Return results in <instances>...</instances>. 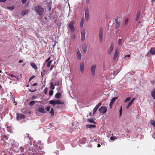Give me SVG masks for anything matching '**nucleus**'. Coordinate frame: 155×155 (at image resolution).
Returning <instances> with one entry per match:
<instances>
[{
    "label": "nucleus",
    "mask_w": 155,
    "mask_h": 155,
    "mask_svg": "<svg viewBox=\"0 0 155 155\" xmlns=\"http://www.w3.org/2000/svg\"><path fill=\"white\" fill-rule=\"evenodd\" d=\"M50 107L49 106H47L46 108L47 110L48 111H49L50 110Z\"/></svg>",
    "instance_id": "44"
},
{
    "label": "nucleus",
    "mask_w": 155,
    "mask_h": 155,
    "mask_svg": "<svg viewBox=\"0 0 155 155\" xmlns=\"http://www.w3.org/2000/svg\"><path fill=\"white\" fill-rule=\"evenodd\" d=\"M122 112V107L121 106L120 107V109L119 110L120 116L121 115Z\"/></svg>",
    "instance_id": "35"
},
{
    "label": "nucleus",
    "mask_w": 155,
    "mask_h": 155,
    "mask_svg": "<svg viewBox=\"0 0 155 155\" xmlns=\"http://www.w3.org/2000/svg\"><path fill=\"white\" fill-rule=\"evenodd\" d=\"M28 12L29 11L28 10H25L22 12L21 14L22 15L24 16L28 14Z\"/></svg>",
    "instance_id": "22"
},
{
    "label": "nucleus",
    "mask_w": 155,
    "mask_h": 155,
    "mask_svg": "<svg viewBox=\"0 0 155 155\" xmlns=\"http://www.w3.org/2000/svg\"><path fill=\"white\" fill-rule=\"evenodd\" d=\"M10 76L12 77V78H14V77H15V75H14L13 74H11L10 75Z\"/></svg>",
    "instance_id": "54"
},
{
    "label": "nucleus",
    "mask_w": 155,
    "mask_h": 155,
    "mask_svg": "<svg viewBox=\"0 0 155 155\" xmlns=\"http://www.w3.org/2000/svg\"><path fill=\"white\" fill-rule=\"evenodd\" d=\"M80 69L81 72L83 73L84 69V64L83 62H81L80 64Z\"/></svg>",
    "instance_id": "13"
},
{
    "label": "nucleus",
    "mask_w": 155,
    "mask_h": 155,
    "mask_svg": "<svg viewBox=\"0 0 155 155\" xmlns=\"http://www.w3.org/2000/svg\"><path fill=\"white\" fill-rule=\"evenodd\" d=\"M36 91V90H32V92H35Z\"/></svg>",
    "instance_id": "62"
},
{
    "label": "nucleus",
    "mask_w": 155,
    "mask_h": 155,
    "mask_svg": "<svg viewBox=\"0 0 155 155\" xmlns=\"http://www.w3.org/2000/svg\"><path fill=\"white\" fill-rule=\"evenodd\" d=\"M118 50H116L115 53H114V55L113 57V59L114 60H115L117 58V57L118 55Z\"/></svg>",
    "instance_id": "16"
},
{
    "label": "nucleus",
    "mask_w": 155,
    "mask_h": 155,
    "mask_svg": "<svg viewBox=\"0 0 155 155\" xmlns=\"http://www.w3.org/2000/svg\"><path fill=\"white\" fill-rule=\"evenodd\" d=\"M31 66L32 68H34L35 70H36L38 69V67L33 62H31L30 63Z\"/></svg>",
    "instance_id": "15"
},
{
    "label": "nucleus",
    "mask_w": 155,
    "mask_h": 155,
    "mask_svg": "<svg viewBox=\"0 0 155 155\" xmlns=\"http://www.w3.org/2000/svg\"><path fill=\"white\" fill-rule=\"evenodd\" d=\"M86 127L87 128H91L92 127L95 128L96 127L95 125H86Z\"/></svg>",
    "instance_id": "25"
},
{
    "label": "nucleus",
    "mask_w": 155,
    "mask_h": 155,
    "mask_svg": "<svg viewBox=\"0 0 155 155\" xmlns=\"http://www.w3.org/2000/svg\"><path fill=\"white\" fill-rule=\"evenodd\" d=\"M83 52L84 53H85L87 51V48L86 47L85 48H83Z\"/></svg>",
    "instance_id": "47"
},
{
    "label": "nucleus",
    "mask_w": 155,
    "mask_h": 155,
    "mask_svg": "<svg viewBox=\"0 0 155 155\" xmlns=\"http://www.w3.org/2000/svg\"><path fill=\"white\" fill-rule=\"evenodd\" d=\"M72 37L74 39H75V34H73V35H72Z\"/></svg>",
    "instance_id": "58"
},
{
    "label": "nucleus",
    "mask_w": 155,
    "mask_h": 155,
    "mask_svg": "<svg viewBox=\"0 0 155 155\" xmlns=\"http://www.w3.org/2000/svg\"><path fill=\"white\" fill-rule=\"evenodd\" d=\"M40 152H41V151H39L38 150H36V152L38 154V155H39V153Z\"/></svg>",
    "instance_id": "56"
},
{
    "label": "nucleus",
    "mask_w": 155,
    "mask_h": 155,
    "mask_svg": "<svg viewBox=\"0 0 155 155\" xmlns=\"http://www.w3.org/2000/svg\"><path fill=\"white\" fill-rule=\"evenodd\" d=\"M38 85V83H35L33 84L32 85L34 86H35Z\"/></svg>",
    "instance_id": "55"
},
{
    "label": "nucleus",
    "mask_w": 155,
    "mask_h": 155,
    "mask_svg": "<svg viewBox=\"0 0 155 155\" xmlns=\"http://www.w3.org/2000/svg\"><path fill=\"white\" fill-rule=\"evenodd\" d=\"M41 76L42 78L43 77V74L42 72H41Z\"/></svg>",
    "instance_id": "63"
},
{
    "label": "nucleus",
    "mask_w": 155,
    "mask_h": 155,
    "mask_svg": "<svg viewBox=\"0 0 155 155\" xmlns=\"http://www.w3.org/2000/svg\"><path fill=\"white\" fill-rule=\"evenodd\" d=\"M117 138V137L116 136L112 137H110V140L114 141L115 139Z\"/></svg>",
    "instance_id": "36"
},
{
    "label": "nucleus",
    "mask_w": 155,
    "mask_h": 155,
    "mask_svg": "<svg viewBox=\"0 0 155 155\" xmlns=\"http://www.w3.org/2000/svg\"><path fill=\"white\" fill-rule=\"evenodd\" d=\"M113 46L112 45H111L108 50V54H111V52H112V51H113Z\"/></svg>",
    "instance_id": "20"
},
{
    "label": "nucleus",
    "mask_w": 155,
    "mask_h": 155,
    "mask_svg": "<svg viewBox=\"0 0 155 155\" xmlns=\"http://www.w3.org/2000/svg\"><path fill=\"white\" fill-rule=\"evenodd\" d=\"M8 8L9 9L12 10L14 8V6L9 7Z\"/></svg>",
    "instance_id": "46"
},
{
    "label": "nucleus",
    "mask_w": 155,
    "mask_h": 155,
    "mask_svg": "<svg viewBox=\"0 0 155 155\" xmlns=\"http://www.w3.org/2000/svg\"><path fill=\"white\" fill-rule=\"evenodd\" d=\"M135 99V98H133L128 103L129 105H130V106L133 103L134 101V100Z\"/></svg>",
    "instance_id": "31"
},
{
    "label": "nucleus",
    "mask_w": 155,
    "mask_h": 155,
    "mask_svg": "<svg viewBox=\"0 0 155 155\" xmlns=\"http://www.w3.org/2000/svg\"><path fill=\"white\" fill-rule=\"evenodd\" d=\"M151 95L152 97L155 100V89H154L151 91Z\"/></svg>",
    "instance_id": "23"
},
{
    "label": "nucleus",
    "mask_w": 155,
    "mask_h": 155,
    "mask_svg": "<svg viewBox=\"0 0 155 155\" xmlns=\"http://www.w3.org/2000/svg\"><path fill=\"white\" fill-rule=\"evenodd\" d=\"M49 104L54 106L56 104H64V102L59 100L53 101L51 100L49 101Z\"/></svg>",
    "instance_id": "3"
},
{
    "label": "nucleus",
    "mask_w": 155,
    "mask_h": 155,
    "mask_svg": "<svg viewBox=\"0 0 155 155\" xmlns=\"http://www.w3.org/2000/svg\"><path fill=\"white\" fill-rule=\"evenodd\" d=\"M150 123L154 127H155V121L153 120H150Z\"/></svg>",
    "instance_id": "27"
},
{
    "label": "nucleus",
    "mask_w": 155,
    "mask_h": 155,
    "mask_svg": "<svg viewBox=\"0 0 155 155\" xmlns=\"http://www.w3.org/2000/svg\"><path fill=\"white\" fill-rule=\"evenodd\" d=\"M130 54H128L125 56L124 57V58H125L127 57H130Z\"/></svg>",
    "instance_id": "49"
},
{
    "label": "nucleus",
    "mask_w": 155,
    "mask_h": 155,
    "mask_svg": "<svg viewBox=\"0 0 155 155\" xmlns=\"http://www.w3.org/2000/svg\"><path fill=\"white\" fill-rule=\"evenodd\" d=\"M60 82L58 80L56 81L54 85L55 86H58L60 84Z\"/></svg>",
    "instance_id": "29"
},
{
    "label": "nucleus",
    "mask_w": 155,
    "mask_h": 155,
    "mask_svg": "<svg viewBox=\"0 0 155 155\" xmlns=\"http://www.w3.org/2000/svg\"><path fill=\"white\" fill-rule=\"evenodd\" d=\"M50 88L52 89V90H53L54 89V85L53 84V83H51L50 84Z\"/></svg>",
    "instance_id": "34"
},
{
    "label": "nucleus",
    "mask_w": 155,
    "mask_h": 155,
    "mask_svg": "<svg viewBox=\"0 0 155 155\" xmlns=\"http://www.w3.org/2000/svg\"><path fill=\"white\" fill-rule=\"evenodd\" d=\"M140 12H137L136 16V18H135V20L136 21H137L138 19L140 17Z\"/></svg>",
    "instance_id": "21"
},
{
    "label": "nucleus",
    "mask_w": 155,
    "mask_h": 155,
    "mask_svg": "<svg viewBox=\"0 0 155 155\" xmlns=\"http://www.w3.org/2000/svg\"><path fill=\"white\" fill-rule=\"evenodd\" d=\"M87 121L88 122H89L90 123H94V124H96V123L94 121L93 118H91L90 119H88L87 120Z\"/></svg>",
    "instance_id": "24"
},
{
    "label": "nucleus",
    "mask_w": 155,
    "mask_h": 155,
    "mask_svg": "<svg viewBox=\"0 0 155 155\" xmlns=\"http://www.w3.org/2000/svg\"><path fill=\"white\" fill-rule=\"evenodd\" d=\"M117 98V97H113L111 100L110 104H109V107L110 109H111L112 106L114 104L115 100Z\"/></svg>",
    "instance_id": "11"
},
{
    "label": "nucleus",
    "mask_w": 155,
    "mask_h": 155,
    "mask_svg": "<svg viewBox=\"0 0 155 155\" xmlns=\"http://www.w3.org/2000/svg\"><path fill=\"white\" fill-rule=\"evenodd\" d=\"M36 98V96H33L31 97V99H32V100H34V99H35Z\"/></svg>",
    "instance_id": "52"
},
{
    "label": "nucleus",
    "mask_w": 155,
    "mask_h": 155,
    "mask_svg": "<svg viewBox=\"0 0 155 155\" xmlns=\"http://www.w3.org/2000/svg\"><path fill=\"white\" fill-rule=\"evenodd\" d=\"M23 60H19V61L18 62H19V63H21L22 62H23Z\"/></svg>",
    "instance_id": "59"
},
{
    "label": "nucleus",
    "mask_w": 155,
    "mask_h": 155,
    "mask_svg": "<svg viewBox=\"0 0 155 155\" xmlns=\"http://www.w3.org/2000/svg\"><path fill=\"white\" fill-rule=\"evenodd\" d=\"M150 52L152 55L155 54V48H152L150 50Z\"/></svg>",
    "instance_id": "18"
},
{
    "label": "nucleus",
    "mask_w": 155,
    "mask_h": 155,
    "mask_svg": "<svg viewBox=\"0 0 155 155\" xmlns=\"http://www.w3.org/2000/svg\"><path fill=\"white\" fill-rule=\"evenodd\" d=\"M84 19L83 18H82L80 21V26L81 28H82L83 26L84 23Z\"/></svg>",
    "instance_id": "19"
},
{
    "label": "nucleus",
    "mask_w": 155,
    "mask_h": 155,
    "mask_svg": "<svg viewBox=\"0 0 155 155\" xmlns=\"http://www.w3.org/2000/svg\"><path fill=\"white\" fill-rule=\"evenodd\" d=\"M50 113L51 114V116H53L54 115V110L53 108H52L51 109V111H50Z\"/></svg>",
    "instance_id": "28"
},
{
    "label": "nucleus",
    "mask_w": 155,
    "mask_h": 155,
    "mask_svg": "<svg viewBox=\"0 0 155 155\" xmlns=\"http://www.w3.org/2000/svg\"><path fill=\"white\" fill-rule=\"evenodd\" d=\"M97 66L96 64H94L92 65L91 67V73L92 76H94L95 75V69Z\"/></svg>",
    "instance_id": "6"
},
{
    "label": "nucleus",
    "mask_w": 155,
    "mask_h": 155,
    "mask_svg": "<svg viewBox=\"0 0 155 155\" xmlns=\"http://www.w3.org/2000/svg\"><path fill=\"white\" fill-rule=\"evenodd\" d=\"M35 102L34 101H32L31 102H30V103L29 105L30 106H32L35 104Z\"/></svg>",
    "instance_id": "33"
},
{
    "label": "nucleus",
    "mask_w": 155,
    "mask_h": 155,
    "mask_svg": "<svg viewBox=\"0 0 155 155\" xmlns=\"http://www.w3.org/2000/svg\"><path fill=\"white\" fill-rule=\"evenodd\" d=\"M54 67V65H51V68H50V71Z\"/></svg>",
    "instance_id": "45"
},
{
    "label": "nucleus",
    "mask_w": 155,
    "mask_h": 155,
    "mask_svg": "<svg viewBox=\"0 0 155 155\" xmlns=\"http://www.w3.org/2000/svg\"><path fill=\"white\" fill-rule=\"evenodd\" d=\"M99 39L100 42H101L103 40V30L102 28H100L98 33Z\"/></svg>",
    "instance_id": "5"
},
{
    "label": "nucleus",
    "mask_w": 155,
    "mask_h": 155,
    "mask_svg": "<svg viewBox=\"0 0 155 155\" xmlns=\"http://www.w3.org/2000/svg\"><path fill=\"white\" fill-rule=\"evenodd\" d=\"M50 57H49L46 60V61H45V62H48L49 61H50Z\"/></svg>",
    "instance_id": "48"
},
{
    "label": "nucleus",
    "mask_w": 155,
    "mask_h": 155,
    "mask_svg": "<svg viewBox=\"0 0 155 155\" xmlns=\"http://www.w3.org/2000/svg\"><path fill=\"white\" fill-rule=\"evenodd\" d=\"M77 58L79 60L81 59L82 55L78 48H77Z\"/></svg>",
    "instance_id": "9"
},
{
    "label": "nucleus",
    "mask_w": 155,
    "mask_h": 155,
    "mask_svg": "<svg viewBox=\"0 0 155 155\" xmlns=\"http://www.w3.org/2000/svg\"><path fill=\"white\" fill-rule=\"evenodd\" d=\"M17 118L16 119L18 120H21L22 119H24L25 118V116L24 115L19 114L18 113L16 114Z\"/></svg>",
    "instance_id": "7"
},
{
    "label": "nucleus",
    "mask_w": 155,
    "mask_h": 155,
    "mask_svg": "<svg viewBox=\"0 0 155 155\" xmlns=\"http://www.w3.org/2000/svg\"><path fill=\"white\" fill-rule=\"evenodd\" d=\"M26 1L27 0H22V3L24 4L26 2Z\"/></svg>",
    "instance_id": "53"
},
{
    "label": "nucleus",
    "mask_w": 155,
    "mask_h": 155,
    "mask_svg": "<svg viewBox=\"0 0 155 155\" xmlns=\"http://www.w3.org/2000/svg\"><path fill=\"white\" fill-rule=\"evenodd\" d=\"M84 14L85 18L87 21H88L89 19V9L87 6L85 7L84 8Z\"/></svg>",
    "instance_id": "2"
},
{
    "label": "nucleus",
    "mask_w": 155,
    "mask_h": 155,
    "mask_svg": "<svg viewBox=\"0 0 155 155\" xmlns=\"http://www.w3.org/2000/svg\"><path fill=\"white\" fill-rule=\"evenodd\" d=\"M102 103L101 102L99 103L95 107L93 110V114H94L97 110L98 108L101 105Z\"/></svg>",
    "instance_id": "10"
},
{
    "label": "nucleus",
    "mask_w": 155,
    "mask_h": 155,
    "mask_svg": "<svg viewBox=\"0 0 155 155\" xmlns=\"http://www.w3.org/2000/svg\"><path fill=\"white\" fill-rule=\"evenodd\" d=\"M52 62V61L51 60L49 61L47 64V66L48 67H49L51 65V63Z\"/></svg>",
    "instance_id": "39"
},
{
    "label": "nucleus",
    "mask_w": 155,
    "mask_h": 155,
    "mask_svg": "<svg viewBox=\"0 0 155 155\" xmlns=\"http://www.w3.org/2000/svg\"><path fill=\"white\" fill-rule=\"evenodd\" d=\"M130 106V105H129V104H128L127 106V108L128 109L129 107Z\"/></svg>",
    "instance_id": "60"
},
{
    "label": "nucleus",
    "mask_w": 155,
    "mask_h": 155,
    "mask_svg": "<svg viewBox=\"0 0 155 155\" xmlns=\"http://www.w3.org/2000/svg\"><path fill=\"white\" fill-rule=\"evenodd\" d=\"M2 137L4 138V139H5L6 140H7L8 139V137L5 135H2Z\"/></svg>",
    "instance_id": "37"
},
{
    "label": "nucleus",
    "mask_w": 155,
    "mask_h": 155,
    "mask_svg": "<svg viewBox=\"0 0 155 155\" xmlns=\"http://www.w3.org/2000/svg\"><path fill=\"white\" fill-rule=\"evenodd\" d=\"M122 39H119L117 42L118 45L119 46L122 43Z\"/></svg>",
    "instance_id": "32"
},
{
    "label": "nucleus",
    "mask_w": 155,
    "mask_h": 155,
    "mask_svg": "<svg viewBox=\"0 0 155 155\" xmlns=\"http://www.w3.org/2000/svg\"><path fill=\"white\" fill-rule=\"evenodd\" d=\"M6 0H0V2H5Z\"/></svg>",
    "instance_id": "51"
},
{
    "label": "nucleus",
    "mask_w": 155,
    "mask_h": 155,
    "mask_svg": "<svg viewBox=\"0 0 155 155\" xmlns=\"http://www.w3.org/2000/svg\"><path fill=\"white\" fill-rule=\"evenodd\" d=\"M47 88H45L44 90V91L45 94H46L47 93Z\"/></svg>",
    "instance_id": "50"
},
{
    "label": "nucleus",
    "mask_w": 155,
    "mask_h": 155,
    "mask_svg": "<svg viewBox=\"0 0 155 155\" xmlns=\"http://www.w3.org/2000/svg\"><path fill=\"white\" fill-rule=\"evenodd\" d=\"M61 96V94L60 93H57L55 95V97L58 99L60 98Z\"/></svg>",
    "instance_id": "26"
},
{
    "label": "nucleus",
    "mask_w": 155,
    "mask_h": 155,
    "mask_svg": "<svg viewBox=\"0 0 155 155\" xmlns=\"http://www.w3.org/2000/svg\"><path fill=\"white\" fill-rule=\"evenodd\" d=\"M130 97H129L127 98L125 100V102H126L129 101L130 100Z\"/></svg>",
    "instance_id": "41"
},
{
    "label": "nucleus",
    "mask_w": 155,
    "mask_h": 155,
    "mask_svg": "<svg viewBox=\"0 0 155 155\" xmlns=\"http://www.w3.org/2000/svg\"><path fill=\"white\" fill-rule=\"evenodd\" d=\"M74 22L73 21H71L68 24V28L70 29L71 31L74 33L75 31V28L74 26Z\"/></svg>",
    "instance_id": "4"
},
{
    "label": "nucleus",
    "mask_w": 155,
    "mask_h": 155,
    "mask_svg": "<svg viewBox=\"0 0 155 155\" xmlns=\"http://www.w3.org/2000/svg\"><path fill=\"white\" fill-rule=\"evenodd\" d=\"M120 71L119 70H117V71H114L113 72V74L114 75H116Z\"/></svg>",
    "instance_id": "30"
},
{
    "label": "nucleus",
    "mask_w": 155,
    "mask_h": 155,
    "mask_svg": "<svg viewBox=\"0 0 155 155\" xmlns=\"http://www.w3.org/2000/svg\"><path fill=\"white\" fill-rule=\"evenodd\" d=\"M53 91L52 90H51L49 91V95L50 96H52L53 94Z\"/></svg>",
    "instance_id": "38"
},
{
    "label": "nucleus",
    "mask_w": 155,
    "mask_h": 155,
    "mask_svg": "<svg viewBox=\"0 0 155 155\" xmlns=\"http://www.w3.org/2000/svg\"><path fill=\"white\" fill-rule=\"evenodd\" d=\"M38 111L42 113H45L46 112L45 111L44 108L42 107H39L38 108Z\"/></svg>",
    "instance_id": "17"
},
{
    "label": "nucleus",
    "mask_w": 155,
    "mask_h": 155,
    "mask_svg": "<svg viewBox=\"0 0 155 155\" xmlns=\"http://www.w3.org/2000/svg\"><path fill=\"white\" fill-rule=\"evenodd\" d=\"M85 32L84 30L81 32V40L83 41L85 39Z\"/></svg>",
    "instance_id": "12"
},
{
    "label": "nucleus",
    "mask_w": 155,
    "mask_h": 155,
    "mask_svg": "<svg viewBox=\"0 0 155 155\" xmlns=\"http://www.w3.org/2000/svg\"><path fill=\"white\" fill-rule=\"evenodd\" d=\"M20 150L21 152H22L24 151V149L23 147H21L20 148Z\"/></svg>",
    "instance_id": "43"
},
{
    "label": "nucleus",
    "mask_w": 155,
    "mask_h": 155,
    "mask_svg": "<svg viewBox=\"0 0 155 155\" xmlns=\"http://www.w3.org/2000/svg\"><path fill=\"white\" fill-rule=\"evenodd\" d=\"M55 45V44L54 43V45H53V47L54 48Z\"/></svg>",
    "instance_id": "64"
},
{
    "label": "nucleus",
    "mask_w": 155,
    "mask_h": 155,
    "mask_svg": "<svg viewBox=\"0 0 155 155\" xmlns=\"http://www.w3.org/2000/svg\"><path fill=\"white\" fill-rule=\"evenodd\" d=\"M101 147V145L99 144H97V147Z\"/></svg>",
    "instance_id": "61"
},
{
    "label": "nucleus",
    "mask_w": 155,
    "mask_h": 155,
    "mask_svg": "<svg viewBox=\"0 0 155 155\" xmlns=\"http://www.w3.org/2000/svg\"><path fill=\"white\" fill-rule=\"evenodd\" d=\"M35 77V75H33V76H31L30 78L29 81H30L31 80H32Z\"/></svg>",
    "instance_id": "42"
},
{
    "label": "nucleus",
    "mask_w": 155,
    "mask_h": 155,
    "mask_svg": "<svg viewBox=\"0 0 155 155\" xmlns=\"http://www.w3.org/2000/svg\"><path fill=\"white\" fill-rule=\"evenodd\" d=\"M128 18H126V20H125V25H127L128 24Z\"/></svg>",
    "instance_id": "40"
},
{
    "label": "nucleus",
    "mask_w": 155,
    "mask_h": 155,
    "mask_svg": "<svg viewBox=\"0 0 155 155\" xmlns=\"http://www.w3.org/2000/svg\"><path fill=\"white\" fill-rule=\"evenodd\" d=\"M34 9L35 12L39 15H41L44 12V9L40 6H36Z\"/></svg>",
    "instance_id": "1"
},
{
    "label": "nucleus",
    "mask_w": 155,
    "mask_h": 155,
    "mask_svg": "<svg viewBox=\"0 0 155 155\" xmlns=\"http://www.w3.org/2000/svg\"><path fill=\"white\" fill-rule=\"evenodd\" d=\"M107 110V108L105 106H102L99 108V111L101 113L104 114L106 112Z\"/></svg>",
    "instance_id": "8"
},
{
    "label": "nucleus",
    "mask_w": 155,
    "mask_h": 155,
    "mask_svg": "<svg viewBox=\"0 0 155 155\" xmlns=\"http://www.w3.org/2000/svg\"><path fill=\"white\" fill-rule=\"evenodd\" d=\"M86 2L87 4H88L90 2V0H86Z\"/></svg>",
    "instance_id": "57"
},
{
    "label": "nucleus",
    "mask_w": 155,
    "mask_h": 155,
    "mask_svg": "<svg viewBox=\"0 0 155 155\" xmlns=\"http://www.w3.org/2000/svg\"><path fill=\"white\" fill-rule=\"evenodd\" d=\"M117 18L115 19V21L116 24V29H117L118 28H119L120 24V22L118 21V20H117Z\"/></svg>",
    "instance_id": "14"
}]
</instances>
